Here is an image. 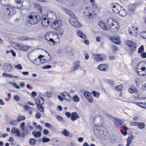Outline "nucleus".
<instances>
[{
	"label": "nucleus",
	"instance_id": "f257e3e1",
	"mask_svg": "<svg viewBox=\"0 0 146 146\" xmlns=\"http://www.w3.org/2000/svg\"><path fill=\"white\" fill-rule=\"evenodd\" d=\"M58 35L50 32L47 33L45 35V38L49 45L54 46L58 43L60 41Z\"/></svg>",
	"mask_w": 146,
	"mask_h": 146
},
{
	"label": "nucleus",
	"instance_id": "f03ea898",
	"mask_svg": "<svg viewBox=\"0 0 146 146\" xmlns=\"http://www.w3.org/2000/svg\"><path fill=\"white\" fill-rule=\"evenodd\" d=\"M136 70L139 75L146 76V62H142L138 64L136 67Z\"/></svg>",
	"mask_w": 146,
	"mask_h": 146
},
{
	"label": "nucleus",
	"instance_id": "7ed1b4c3",
	"mask_svg": "<svg viewBox=\"0 0 146 146\" xmlns=\"http://www.w3.org/2000/svg\"><path fill=\"white\" fill-rule=\"evenodd\" d=\"M40 20V17L38 14L33 12L27 17V22L29 24L34 25L37 23Z\"/></svg>",
	"mask_w": 146,
	"mask_h": 146
},
{
	"label": "nucleus",
	"instance_id": "20e7f679",
	"mask_svg": "<svg viewBox=\"0 0 146 146\" xmlns=\"http://www.w3.org/2000/svg\"><path fill=\"white\" fill-rule=\"evenodd\" d=\"M61 22L59 20L54 21L51 25L55 33L60 35H62L63 33V31L61 28Z\"/></svg>",
	"mask_w": 146,
	"mask_h": 146
},
{
	"label": "nucleus",
	"instance_id": "39448f33",
	"mask_svg": "<svg viewBox=\"0 0 146 146\" xmlns=\"http://www.w3.org/2000/svg\"><path fill=\"white\" fill-rule=\"evenodd\" d=\"M107 24L108 28L110 31L113 32H116L118 31L119 27L118 23L113 21L111 19H110L108 20Z\"/></svg>",
	"mask_w": 146,
	"mask_h": 146
},
{
	"label": "nucleus",
	"instance_id": "423d86ee",
	"mask_svg": "<svg viewBox=\"0 0 146 146\" xmlns=\"http://www.w3.org/2000/svg\"><path fill=\"white\" fill-rule=\"evenodd\" d=\"M15 8L10 5H5L4 7V9L6 14L10 17L15 14L16 13Z\"/></svg>",
	"mask_w": 146,
	"mask_h": 146
},
{
	"label": "nucleus",
	"instance_id": "0eeeda50",
	"mask_svg": "<svg viewBox=\"0 0 146 146\" xmlns=\"http://www.w3.org/2000/svg\"><path fill=\"white\" fill-rule=\"evenodd\" d=\"M94 134L96 136L99 137L104 134L106 128L102 126L95 125L94 127Z\"/></svg>",
	"mask_w": 146,
	"mask_h": 146
},
{
	"label": "nucleus",
	"instance_id": "6e6552de",
	"mask_svg": "<svg viewBox=\"0 0 146 146\" xmlns=\"http://www.w3.org/2000/svg\"><path fill=\"white\" fill-rule=\"evenodd\" d=\"M35 102L38 110L41 112H43L44 111V109L42 106L44 102V98L41 96L38 97L35 100Z\"/></svg>",
	"mask_w": 146,
	"mask_h": 146
},
{
	"label": "nucleus",
	"instance_id": "1a4fd4ad",
	"mask_svg": "<svg viewBox=\"0 0 146 146\" xmlns=\"http://www.w3.org/2000/svg\"><path fill=\"white\" fill-rule=\"evenodd\" d=\"M70 18L69 19V22L73 26L79 28L80 27V24L77 21V20L74 17V15L72 16V15H70Z\"/></svg>",
	"mask_w": 146,
	"mask_h": 146
},
{
	"label": "nucleus",
	"instance_id": "9d476101",
	"mask_svg": "<svg viewBox=\"0 0 146 146\" xmlns=\"http://www.w3.org/2000/svg\"><path fill=\"white\" fill-rule=\"evenodd\" d=\"M139 27L133 26L129 28L128 31L131 35L137 36L138 34Z\"/></svg>",
	"mask_w": 146,
	"mask_h": 146
},
{
	"label": "nucleus",
	"instance_id": "9b49d317",
	"mask_svg": "<svg viewBox=\"0 0 146 146\" xmlns=\"http://www.w3.org/2000/svg\"><path fill=\"white\" fill-rule=\"evenodd\" d=\"M93 11V10L91 7H86L84 10V14L90 19H91L92 18V12Z\"/></svg>",
	"mask_w": 146,
	"mask_h": 146
},
{
	"label": "nucleus",
	"instance_id": "f8f14e48",
	"mask_svg": "<svg viewBox=\"0 0 146 146\" xmlns=\"http://www.w3.org/2000/svg\"><path fill=\"white\" fill-rule=\"evenodd\" d=\"M49 21L48 16L45 14L43 15L42 17V25L44 27H47L49 25Z\"/></svg>",
	"mask_w": 146,
	"mask_h": 146
},
{
	"label": "nucleus",
	"instance_id": "ddd939ff",
	"mask_svg": "<svg viewBox=\"0 0 146 146\" xmlns=\"http://www.w3.org/2000/svg\"><path fill=\"white\" fill-rule=\"evenodd\" d=\"M127 44L129 46V48L133 51H135L136 48V44L131 40H127L126 42Z\"/></svg>",
	"mask_w": 146,
	"mask_h": 146
},
{
	"label": "nucleus",
	"instance_id": "4468645a",
	"mask_svg": "<svg viewBox=\"0 0 146 146\" xmlns=\"http://www.w3.org/2000/svg\"><path fill=\"white\" fill-rule=\"evenodd\" d=\"M111 6L112 7L113 11L117 13L119 12V11L121 10L122 7L120 5L116 3H112Z\"/></svg>",
	"mask_w": 146,
	"mask_h": 146
},
{
	"label": "nucleus",
	"instance_id": "2eb2a0df",
	"mask_svg": "<svg viewBox=\"0 0 146 146\" xmlns=\"http://www.w3.org/2000/svg\"><path fill=\"white\" fill-rule=\"evenodd\" d=\"M83 95L89 102L92 103L93 102V100L91 94L90 92L87 91H85L83 93Z\"/></svg>",
	"mask_w": 146,
	"mask_h": 146
},
{
	"label": "nucleus",
	"instance_id": "dca6fc26",
	"mask_svg": "<svg viewBox=\"0 0 146 146\" xmlns=\"http://www.w3.org/2000/svg\"><path fill=\"white\" fill-rule=\"evenodd\" d=\"M60 95L63 98V99H64L67 101L69 102L71 100L69 94L66 92H62L60 93Z\"/></svg>",
	"mask_w": 146,
	"mask_h": 146
},
{
	"label": "nucleus",
	"instance_id": "f3484780",
	"mask_svg": "<svg viewBox=\"0 0 146 146\" xmlns=\"http://www.w3.org/2000/svg\"><path fill=\"white\" fill-rule=\"evenodd\" d=\"M92 58L96 61H100L103 60L104 57L102 54H94L93 55Z\"/></svg>",
	"mask_w": 146,
	"mask_h": 146
},
{
	"label": "nucleus",
	"instance_id": "a211bd4d",
	"mask_svg": "<svg viewBox=\"0 0 146 146\" xmlns=\"http://www.w3.org/2000/svg\"><path fill=\"white\" fill-rule=\"evenodd\" d=\"M114 125L117 128H119L121 127L123 124V121L120 119H116L114 121Z\"/></svg>",
	"mask_w": 146,
	"mask_h": 146
},
{
	"label": "nucleus",
	"instance_id": "6ab92c4d",
	"mask_svg": "<svg viewBox=\"0 0 146 146\" xmlns=\"http://www.w3.org/2000/svg\"><path fill=\"white\" fill-rule=\"evenodd\" d=\"M110 40L116 44H119L121 43V41L118 37H111Z\"/></svg>",
	"mask_w": 146,
	"mask_h": 146
},
{
	"label": "nucleus",
	"instance_id": "aec40b11",
	"mask_svg": "<svg viewBox=\"0 0 146 146\" xmlns=\"http://www.w3.org/2000/svg\"><path fill=\"white\" fill-rule=\"evenodd\" d=\"M99 27L102 29L104 30H106L107 28L105 23L103 21H100L98 23Z\"/></svg>",
	"mask_w": 146,
	"mask_h": 146
},
{
	"label": "nucleus",
	"instance_id": "412c9836",
	"mask_svg": "<svg viewBox=\"0 0 146 146\" xmlns=\"http://www.w3.org/2000/svg\"><path fill=\"white\" fill-rule=\"evenodd\" d=\"M23 0H15V8L17 9H19L22 7Z\"/></svg>",
	"mask_w": 146,
	"mask_h": 146
},
{
	"label": "nucleus",
	"instance_id": "4be33fe9",
	"mask_svg": "<svg viewBox=\"0 0 146 146\" xmlns=\"http://www.w3.org/2000/svg\"><path fill=\"white\" fill-rule=\"evenodd\" d=\"M97 68L100 70L105 71L107 69V66L106 64H100L98 66Z\"/></svg>",
	"mask_w": 146,
	"mask_h": 146
},
{
	"label": "nucleus",
	"instance_id": "5701e85b",
	"mask_svg": "<svg viewBox=\"0 0 146 146\" xmlns=\"http://www.w3.org/2000/svg\"><path fill=\"white\" fill-rule=\"evenodd\" d=\"M11 69L12 66L10 64L8 63L4 64L3 68L4 71L9 72L11 70Z\"/></svg>",
	"mask_w": 146,
	"mask_h": 146
},
{
	"label": "nucleus",
	"instance_id": "b1692460",
	"mask_svg": "<svg viewBox=\"0 0 146 146\" xmlns=\"http://www.w3.org/2000/svg\"><path fill=\"white\" fill-rule=\"evenodd\" d=\"M79 117V116L76 112H72L71 119L72 121H74Z\"/></svg>",
	"mask_w": 146,
	"mask_h": 146
},
{
	"label": "nucleus",
	"instance_id": "393cba45",
	"mask_svg": "<svg viewBox=\"0 0 146 146\" xmlns=\"http://www.w3.org/2000/svg\"><path fill=\"white\" fill-rule=\"evenodd\" d=\"M21 44L19 43L14 42L13 43V45L15 48L19 50H21Z\"/></svg>",
	"mask_w": 146,
	"mask_h": 146
},
{
	"label": "nucleus",
	"instance_id": "a878e982",
	"mask_svg": "<svg viewBox=\"0 0 146 146\" xmlns=\"http://www.w3.org/2000/svg\"><path fill=\"white\" fill-rule=\"evenodd\" d=\"M118 13L119 14V15L122 16V17H124L127 15V13L125 11L124 8L122 7L121 10H120V11H119Z\"/></svg>",
	"mask_w": 146,
	"mask_h": 146
},
{
	"label": "nucleus",
	"instance_id": "bb28decb",
	"mask_svg": "<svg viewBox=\"0 0 146 146\" xmlns=\"http://www.w3.org/2000/svg\"><path fill=\"white\" fill-rule=\"evenodd\" d=\"M11 132L13 133H16L18 136L20 137V132L17 128L15 127H13L11 129Z\"/></svg>",
	"mask_w": 146,
	"mask_h": 146
},
{
	"label": "nucleus",
	"instance_id": "cd10ccee",
	"mask_svg": "<svg viewBox=\"0 0 146 146\" xmlns=\"http://www.w3.org/2000/svg\"><path fill=\"white\" fill-rule=\"evenodd\" d=\"M44 51L46 54V56H45V57L44 58V60L45 62H46L50 61L51 60V58L49 54L45 50H44Z\"/></svg>",
	"mask_w": 146,
	"mask_h": 146
},
{
	"label": "nucleus",
	"instance_id": "c85d7f7f",
	"mask_svg": "<svg viewBox=\"0 0 146 146\" xmlns=\"http://www.w3.org/2000/svg\"><path fill=\"white\" fill-rule=\"evenodd\" d=\"M48 15L52 19H55L56 18L55 13L53 11H50L48 12Z\"/></svg>",
	"mask_w": 146,
	"mask_h": 146
},
{
	"label": "nucleus",
	"instance_id": "c756f323",
	"mask_svg": "<svg viewBox=\"0 0 146 146\" xmlns=\"http://www.w3.org/2000/svg\"><path fill=\"white\" fill-rule=\"evenodd\" d=\"M61 9L65 13H68L70 15H72V17L73 16V13L70 10L64 7L62 8Z\"/></svg>",
	"mask_w": 146,
	"mask_h": 146
},
{
	"label": "nucleus",
	"instance_id": "7c9ffc66",
	"mask_svg": "<svg viewBox=\"0 0 146 146\" xmlns=\"http://www.w3.org/2000/svg\"><path fill=\"white\" fill-rule=\"evenodd\" d=\"M77 35L80 37L83 38V39H85L86 38V37L85 35L81 31H78L76 32Z\"/></svg>",
	"mask_w": 146,
	"mask_h": 146
},
{
	"label": "nucleus",
	"instance_id": "2f4dec72",
	"mask_svg": "<svg viewBox=\"0 0 146 146\" xmlns=\"http://www.w3.org/2000/svg\"><path fill=\"white\" fill-rule=\"evenodd\" d=\"M22 134H21L20 133V137H23L28 133V131L27 129L26 128L22 129Z\"/></svg>",
	"mask_w": 146,
	"mask_h": 146
},
{
	"label": "nucleus",
	"instance_id": "473e14b6",
	"mask_svg": "<svg viewBox=\"0 0 146 146\" xmlns=\"http://www.w3.org/2000/svg\"><path fill=\"white\" fill-rule=\"evenodd\" d=\"M129 92L130 93H133L137 92V90L135 86H132L128 89Z\"/></svg>",
	"mask_w": 146,
	"mask_h": 146
},
{
	"label": "nucleus",
	"instance_id": "72a5a7b5",
	"mask_svg": "<svg viewBox=\"0 0 146 146\" xmlns=\"http://www.w3.org/2000/svg\"><path fill=\"white\" fill-rule=\"evenodd\" d=\"M30 48L29 46L25 44H21V51H27L28 49Z\"/></svg>",
	"mask_w": 146,
	"mask_h": 146
},
{
	"label": "nucleus",
	"instance_id": "f704fd0d",
	"mask_svg": "<svg viewBox=\"0 0 146 146\" xmlns=\"http://www.w3.org/2000/svg\"><path fill=\"white\" fill-rule=\"evenodd\" d=\"M66 54L70 56L72 55L73 54V50L70 48H68L66 49Z\"/></svg>",
	"mask_w": 146,
	"mask_h": 146
},
{
	"label": "nucleus",
	"instance_id": "c9c22d12",
	"mask_svg": "<svg viewBox=\"0 0 146 146\" xmlns=\"http://www.w3.org/2000/svg\"><path fill=\"white\" fill-rule=\"evenodd\" d=\"M32 134L35 137L38 138L40 136L41 133L40 131L37 132L33 131L32 132Z\"/></svg>",
	"mask_w": 146,
	"mask_h": 146
},
{
	"label": "nucleus",
	"instance_id": "e433bc0d",
	"mask_svg": "<svg viewBox=\"0 0 146 146\" xmlns=\"http://www.w3.org/2000/svg\"><path fill=\"white\" fill-rule=\"evenodd\" d=\"M133 138L134 137L133 136H131L128 138L127 139V143L126 145V146H129V145L131 143Z\"/></svg>",
	"mask_w": 146,
	"mask_h": 146
},
{
	"label": "nucleus",
	"instance_id": "4c0bfd02",
	"mask_svg": "<svg viewBox=\"0 0 146 146\" xmlns=\"http://www.w3.org/2000/svg\"><path fill=\"white\" fill-rule=\"evenodd\" d=\"M25 116H21L19 115H18L17 118V121H21L25 120Z\"/></svg>",
	"mask_w": 146,
	"mask_h": 146
},
{
	"label": "nucleus",
	"instance_id": "58836bf2",
	"mask_svg": "<svg viewBox=\"0 0 146 146\" xmlns=\"http://www.w3.org/2000/svg\"><path fill=\"white\" fill-rule=\"evenodd\" d=\"M8 83L9 84L13 86V87L17 89H19L20 88V87L17 86L16 84L15 83L11 82H8Z\"/></svg>",
	"mask_w": 146,
	"mask_h": 146
},
{
	"label": "nucleus",
	"instance_id": "ea45409f",
	"mask_svg": "<svg viewBox=\"0 0 146 146\" xmlns=\"http://www.w3.org/2000/svg\"><path fill=\"white\" fill-rule=\"evenodd\" d=\"M145 126V124L143 123L138 122L137 127H138L141 129H143Z\"/></svg>",
	"mask_w": 146,
	"mask_h": 146
},
{
	"label": "nucleus",
	"instance_id": "a19ab883",
	"mask_svg": "<svg viewBox=\"0 0 146 146\" xmlns=\"http://www.w3.org/2000/svg\"><path fill=\"white\" fill-rule=\"evenodd\" d=\"M79 66V62L78 61L76 62L74 66L73 67V70L74 71L76 70Z\"/></svg>",
	"mask_w": 146,
	"mask_h": 146
},
{
	"label": "nucleus",
	"instance_id": "79ce46f5",
	"mask_svg": "<svg viewBox=\"0 0 146 146\" xmlns=\"http://www.w3.org/2000/svg\"><path fill=\"white\" fill-rule=\"evenodd\" d=\"M33 38L26 36H21L19 38V39L21 40H31Z\"/></svg>",
	"mask_w": 146,
	"mask_h": 146
},
{
	"label": "nucleus",
	"instance_id": "37998d69",
	"mask_svg": "<svg viewBox=\"0 0 146 146\" xmlns=\"http://www.w3.org/2000/svg\"><path fill=\"white\" fill-rule=\"evenodd\" d=\"M72 100L74 102H76L79 101V98L77 96L75 95L72 98Z\"/></svg>",
	"mask_w": 146,
	"mask_h": 146
},
{
	"label": "nucleus",
	"instance_id": "c03bdc74",
	"mask_svg": "<svg viewBox=\"0 0 146 146\" xmlns=\"http://www.w3.org/2000/svg\"><path fill=\"white\" fill-rule=\"evenodd\" d=\"M136 104H137V105H138L139 106H140V107L144 109H146V106H143V105H144V104H145V102H139L138 103H136Z\"/></svg>",
	"mask_w": 146,
	"mask_h": 146
},
{
	"label": "nucleus",
	"instance_id": "a18cd8bd",
	"mask_svg": "<svg viewBox=\"0 0 146 146\" xmlns=\"http://www.w3.org/2000/svg\"><path fill=\"white\" fill-rule=\"evenodd\" d=\"M29 142L30 145H33L35 143L36 140L34 139H32L29 140Z\"/></svg>",
	"mask_w": 146,
	"mask_h": 146
},
{
	"label": "nucleus",
	"instance_id": "49530a36",
	"mask_svg": "<svg viewBox=\"0 0 146 146\" xmlns=\"http://www.w3.org/2000/svg\"><path fill=\"white\" fill-rule=\"evenodd\" d=\"M3 76L4 77H13V76L10 74H9L6 73H3L2 74Z\"/></svg>",
	"mask_w": 146,
	"mask_h": 146
},
{
	"label": "nucleus",
	"instance_id": "de8ad7c7",
	"mask_svg": "<svg viewBox=\"0 0 146 146\" xmlns=\"http://www.w3.org/2000/svg\"><path fill=\"white\" fill-rule=\"evenodd\" d=\"M42 56H38V61H39V62L38 63L36 64L35 63H34V62H33V64H36L37 65H39L41 64H42L43 63V62H41V61L42 60L40 59L42 58Z\"/></svg>",
	"mask_w": 146,
	"mask_h": 146
},
{
	"label": "nucleus",
	"instance_id": "09e8293b",
	"mask_svg": "<svg viewBox=\"0 0 146 146\" xmlns=\"http://www.w3.org/2000/svg\"><path fill=\"white\" fill-rule=\"evenodd\" d=\"M35 116L36 119H39L41 117V115L38 111H36Z\"/></svg>",
	"mask_w": 146,
	"mask_h": 146
},
{
	"label": "nucleus",
	"instance_id": "8fccbe9b",
	"mask_svg": "<svg viewBox=\"0 0 146 146\" xmlns=\"http://www.w3.org/2000/svg\"><path fill=\"white\" fill-rule=\"evenodd\" d=\"M63 134L65 136H67L69 134V132L66 129H64L63 131Z\"/></svg>",
	"mask_w": 146,
	"mask_h": 146
},
{
	"label": "nucleus",
	"instance_id": "3c124183",
	"mask_svg": "<svg viewBox=\"0 0 146 146\" xmlns=\"http://www.w3.org/2000/svg\"><path fill=\"white\" fill-rule=\"evenodd\" d=\"M116 90L118 91H120L122 89V86L121 85H119L117 86L115 88Z\"/></svg>",
	"mask_w": 146,
	"mask_h": 146
},
{
	"label": "nucleus",
	"instance_id": "603ef678",
	"mask_svg": "<svg viewBox=\"0 0 146 146\" xmlns=\"http://www.w3.org/2000/svg\"><path fill=\"white\" fill-rule=\"evenodd\" d=\"M141 80L140 78H137L135 79V82L136 84V85L137 86H139V84Z\"/></svg>",
	"mask_w": 146,
	"mask_h": 146
},
{
	"label": "nucleus",
	"instance_id": "864d4df0",
	"mask_svg": "<svg viewBox=\"0 0 146 146\" xmlns=\"http://www.w3.org/2000/svg\"><path fill=\"white\" fill-rule=\"evenodd\" d=\"M141 36L144 38H146V31H143L141 33Z\"/></svg>",
	"mask_w": 146,
	"mask_h": 146
},
{
	"label": "nucleus",
	"instance_id": "5fc2aeb1",
	"mask_svg": "<svg viewBox=\"0 0 146 146\" xmlns=\"http://www.w3.org/2000/svg\"><path fill=\"white\" fill-rule=\"evenodd\" d=\"M93 94V96L96 97V98H98L99 96V93L97 92L94 91Z\"/></svg>",
	"mask_w": 146,
	"mask_h": 146
},
{
	"label": "nucleus",
	"instance_id": "6e6d98bb",
	"mask_svg": "<svg viewBox=\"0 0 146 146\" xmlns=\"http://www.w3.org/2000/svg\"><path fill=\"white\" fill-rule=\"evenodd\" d=\"M14 67L18 69L22 70V67L20 64H18L17 65H16L14 66Z\"/></svg>",
	"mask_w": 146,
	"mask_h": 146
},
{
	"label": "nucleus",
	"instance_id": "4d7b16f0",
	"mask_svg": "<svg viewBox=\"0 0 146 146\" xmlns=\"http://www.w3.org/2000/svg\"><path fill=\"white\" fill-rule=\"evenodd\" d=\"M144 50V46L143 45H141L139 48L138 52L139 53H141Z\"/></svg>",
	"mask_w": 146,
	"mask_h": 146
},
{
	"label": "nucleus",
	"instance_id": "13d9d810",
	"mask_svg": "<svg viewBox=\"0 0 146 146\" xmlns=\"http://www.w3.org/2000/svg\"><path fill=\"white\" fill-rule=\"evenodd\" d=\"M50 139L47 138H42V141L43 142H48L50 141Z\"/></svg>",
	"mask_w": 146,
	"mask_h": 146
},
{
	"label": "nucleus",
	"instance_id": "bf43d9fd",
	"mask_svg": "<svg viewBox=\"0 0 146 146\" xmlns=\"http://www.w3.org/2000/svg\"><path fill=\"white\" fill-rule=\"evenodd\" d=\"M56 118L57 119V120L60 122L62 120V117L60 116L59 115H56L55 116Z\"/></svg>",
	"mask_w": 146,
	"mask_h": 146
},
{
	"label": "nucleus",
	"instance_id": "052dcab7",
	"mask_svg": "<svg viewBox=\"0 0 146 146\" xmlns=\"http://www.w3.org/2000/svg\"><path fill=\"white\" fill-rule=\"evenodd\" d=\"M25 123L24 122H23L21 123L20 125V128L21 129H23L25 128Z\"/></svg>",
	"mask_w": 146,
	"mask_h": 146
},
{
	"label": "nucleus",
	"instance_id": "680f3d73",
	"mask_svg": "<svg viewBox=\"0 0 146 146\" xmlns=\"http://www.w3.org/2000/svg\"><path fill=\"white\" fill-rule=\"evenodd\" d=\"M112 50L113 51H117L118 50V47L116 46H111Z\"/></svg>",
	"mask_w": 146,
	"mask_h": 146
},
{
	"label": "nucleus",
	"instance_id": "e2e57ef3",
	"mask_svg": "<svg viewBox=\"0 0 146 146\" xmlns=\"http://www.w3.org/2000/svg\"><path fill=\"white\" fill-rule=\"evenodd\" d=\"M13 98L14 100L16 102L19 101L20 100V97L17 96H14L13 97Z\"/></svg>",
	"mask_w": 146,
	"mask_h": 146
},
{
	"label": "nucleus",
	"instance_id": "0e129e2a",
	"mask_svg": "<svg viewBox=\"0 0 146 146\" xmlns=\"http://www.w3.org/2000/svg\"><path fill=\"white\" fill-rule=\"evenodd\" d=\"M138 122H131L130 123V124L131 126H136L137 125V126Z\"/></svg>",
	"mask_w": 146,
	"mask_h": 146
},
{
	"label": "nucleus",
	"instance_id": "69168bd1",
	"mask_svg": "<svg viewBox=\"0 0 146 146\" xmlns=\"http://www.w3.org/2000/svg\"><path fill=\"white\" fill-rule=\"evenodd\" d=\"M65 114L66 115L68 118H70L72 114L68 112H66Z\"/></svg>",
	"mask_w": 146,
	"mask_h": 146
},
{
	"label": "nucleus",
	"instance_id": "338daca9",
	"mask_svg": "<svg viewBox=\"0 0 146 146\" xmlns=\"http://www.w3.org/2000/svg\"><path fill=\"white\" fill-rule=\"evenodd\" d=\"M51 68V66L50 65H47L42 67V69H49Z\"/></svg>",
	"mask_w": 146,
	"mask_h": 146
},
{
	"label": "nucleus",
	"instance_id": "774afa93",
	"mask_svg": "<svg viewBox=\"0 0 146 146\" xmlns=\"http://www.w3.org/2000/svg\"><path fill=\"white\" fill-rule=\"evenodd\" d=\"M36 128H37L40 132L42 130V129L41 126L39 125H37L36 126Z\"/></svg>",
	"mask_w": 146,
	"mask_h": 146
}]
</instances>
